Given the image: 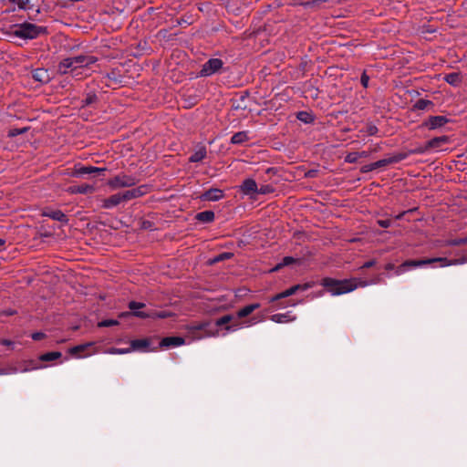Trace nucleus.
<instances>
[{
	"instance_id": "nucleus-1",
	"label": "nucleus",
	"mask_w": 467,
	"mask_h": 467,
	"mask_svg": "<svg viewBox=\"0 0 467 467\" xmlns=\"http://www.w3.org/2000/svg\"><path fill=\"white\" fill-rule=\"evenodd\" d=\"M98 61L94 56L79 55L63 59L57 66V71L62 75H70L71 77L81 79L91 74L92 66Z\"/></svg>"
},
{
	"instance_id": "nucleus-2",
	"label": "nucleus",
	"mask_w": 467,
	"mask_h": 467,
	"mask_svg": "<svg viewBox=\"0 0 467 467\" xmlns=\"http://www.w3.org/2000/svg\"><path fill=\"white\" fill-rule=\"evenodd\" d=\"M368 283L357 278L336 280L333 278H324L322 285L325 286L332 296H339L349 293L358 286H366Z\"/></svg>"
},
{
	"instance_id": "nucleus-3",
	"label": "nucleus",
	"mask_w": 467,
	"mask_h": 467,
	"mask_svg": "<svg viewBox=\"0 0 467 467\" xmlns=\"http://www.w3.org/2000/svg\"><path fill=\"white\" fill-rule=\"evenodd\" d=\"M440 263V266H449L452 265L460 264L458 260H449L446 257H434V258H429V259H422V260H408L405 261L403 264H401L398 269H397V275H400L403 272L407 270L408 267H418L426 265H430L432 263Z\"/></svg>"
},
{
	"instance_id": "nucleus-4",
	"label": "nucleus",
	"mask_w": 467,
	"mask_h": 467,
	"mask_svg": "<svg viewBox=\"0 0 467 467\" xmlns=\"http://www.w3.org/2000/svg\"><path fill=\"white\" fill-rule=\"evenodd\" d=\"M223 66V62L220 58H210L206 61L200 71L202 77H209L217 73Z\"/></svg>"
},
{
	"instance_id": "nucleus-5",
	"label": "nucleus",
	"mask_w": 467,
	"mask_h": 467,
	"mask_svg": "<svg viewBox=\"0 0 467 467\" xmlns=\"http://www.w3.org/2000/svg\"><path fill=\"white\" fill-rule=\"evenodd\" d=\"M408 153H398L389 158L379 160L366 167V171H372L389 164L397 163L408 157Z\"/></svg>"
},
{
	"instance_id": "nucleus-6",
	"label": "nucleus",
	"mask_w": 467,
	"mask_h": 467,
	"mask_svg": "<svg viewBox=\"0 0 467 467\" xmlns=\"http://www.w3.org/2000/svg\"><path fill=\"white\" fill-rule=\"evenodd\" d=\"M135 183H136L135 178L125 175V174L118 175V176L114 177L113 179L109 180L108 182L109 186H110L111 188H114V189L120 188V187H130V186H133Z\"/></svg>"
},
{
	"instance_id": "nucleus-7",
	"label": "nucleus",
	"mask_w": 467,
	"mask_h": 467,
	"mask_svg": "<svg viewBox=\"0 0 467 467\" xmlns=\"http://www.w3.org/2000/svg\"><path fill=\"white\" fill-rule=\"evenodd\" d=\"M314 285L313 283H306L304 285H293L292 287L275 295V296H273L271 298V302H275V301H277L279 299H282V298H285V297H288L294 294H296L297 291H306L307 290L308 288L312 287Z\"/></svg>"
},
{
	"instance_id": "nucleus-8",
	"label": "nucleus",
	"mask_w": 467,
	"mask_h": 467,
	"mask_svg": "<svg viewBox=\"0 0 467 467\" xmlns=\"http://www.w3.org/2000/svg\"><path fill=\"white\" fill-rule=\"evenodd\" d=\"M448 121L445 116H431L422 123V126L432 130L443 127Z\"/></svg>"
},
{
	"instance_id": "nucleus-9",
	"label": "nucleus",
	"mask_w": 467,
	"mask_h": 467,
	"mask_svg": "<svg viewBox=\"0 0 467 467\" xmlns=\"http://www.w3.org/2000/svg\"><path fill=\"white\" fill-rule=\"evenodd\" d=\"M105 171H106L105 168L76 165L72 175L78 177V176H81L84 174H89V173H101V172H104Z\"/></svg>"
},
{
	"instance_id": "nucleus-10",
	"label": "nucleus",
	"mask_w": 467,
	"mask_h": 467,
	"mask_svg": "<svg viewBox=\"0 0 467 467\" xmlns=\"http://www.w3.org/2000/svg\"><path fill=\"white\" fill-rule=\"evenodd\" d=\"M223 192L221 189L212 188L204 192L200 198L202 201L215 202L223 199Z\"/></svg>"
},
{
	"instance_id": "nucleus-11",
	"label": "nucleus",
	"mask_w": 467,
	"mask_h": 467,
	"mask_svg": "<svg viewBox=\"0 0 467 467\" xmlns=\"http://www.w3.org/2000/svg\"><path fill=\"white\" fill-rule=\"evenodd\" d=\"M147 186L142 185L138 188L126 191L125 192L121 193V198L123 199V202L138 198L144 195L147 192Z\"/></svg>"
},
{
	"instance_id": "nucleus-12",
	"label": "nucleus",
	"mask_w": 467,
	"mask_h": 467,
	"mask_svg": "<svg viewBox=\"0 0 467 467\" xmlns=\"http://www.w3.org/2000/svg\"><path fill=\"white\" fill-rule=\"evenodd\" d=\"M240 190L244 194L250 195L257 192L258 186L254 179L249 178L243 182Z\"/></svg>"
},
{
	"instance_id": "nucleus-13",
	"label": "nucleus",
	"mask_w": 467,
	"mask_h": 467,
	"mask_svg": "<svg viewBox=\"0 0 467 467\" xmlns=\"http://www.w3.org/2000/svg\"><path fill=\"white\" fill-rule=\"evenodd\" d=\"M184 338L181 337H167L161 339L160 346L161 348L178 347L184 344Z\"/></svg>"
},
{
	"instance_id": "nucleus-14",
	"label": "nucleus",
	"mask_w": 467,
	"mask_h": 467,
	"mask_svg": "<svg viewBox=\"0 0 467 467\" xmlns=\"http://www.w3.org/2000/svg\"><path fill=\"white\" fill-rule=\"evenodd\" d=\"M449 142L450 138L448 136H440L430 140L429 141H427V144L429 150H438Z\"/></svg>"
},
{
	"instance_id": "nucleus-15",
	"label": "nucleus",
	"mask_w": 467,
	"mask_h": 467,
	"mask_svg": "<svg viewBox=\"0 0 467 467\" xmlns=\"http://www.w3.org/2000/svg\"><path fill=\"white\" fill-rule=\"evenodd\" d=\"M68 192L72 194L80 193V194H87V193H92L95 192V187L90 184H81V185H76V186H70L67 190Z\"/></svg>"
},
{
	"instance_id": "nucleus-16",
	"label": "nucleus",
	"mask_w": 467,
	"mask_h": 467,
	"mask_svg": "<svg viewBox=\"0 0 467 467\" xmlns=\"http://www.w3.org/2000/svg\"><path fill=\"white\" fill-rule=\"evenodd\" d=\"M123 202V199L121 198V193H116L109 198L103 200L102 202V207L105 209H111L117 205H119L120 202Z\"/></svg>"
},
{
	"instance_id": "nucleus-17",
	"label": "nucleus",
	"mask_w": 467,
	"mask_h": 467,
	"mask_svg": "<svg viewBox=\"0 0 467 467\" xmlns=\"http://www.w3.org/2000/svg\"><path fill=\"white\" fill-rule=\"evenodd\" d=\"M15 36L19 37L23 40L29 38V25L24 24L22 26H16L13 29Z\"/></svg>"
},
{
	"instance_id": "nucleus-18",
	"label": "nucleus",
	"mask_w": 467,
	"mask_h": 467,
	"mask_svg": "<svg viewBox=\"0 0 467 467\" xmlns=\"http://www.w3.org/2000/svg\"><path fill=\"white\" fill-rule=\"evenodd\" d=\"M444 79L450 85L458 87L462 83V78L460 73L452 72V73L446 75L444 77Z\"/></svg>"
},
{
	"instance_id": "nucleus-19",
	"label": "nucleus",
	"mask_w": 467,
	"mask_h": 467,
	"mask_svg": "<svg viewBox=\"0 0 467 467\" xmlns=\"http://www.w3.org/2000/svg\"><path fill=\"white\" fill-rule=\"evenodd\" d=\"M259 307H260V305L258 303L245 306L244 307L241 308L237 312V317L239 318L245 317L249 316L251 313H253L254 310L258 309Z\"/></svg>"
},
{
	"instance_id": "nucleus-20",
	"label": "nucleus",
	"mask_w": 467,
	"mask_h": 467,
	"mask_svg": "<svg viewBox=\"0 0 467 467\" xmlns=\"http://www.w3.org/2000/svg\"><path fill=\"white\" fill-rule=\"evenodd\" d=\"M130 350H146L150 346L149 339H135L130 342Z\"/></svg>"
},
{
	"instance_id": "nucleus-21",
	"label": "nucleus",
	"mask_w": 467,
	"mask_h": 467,
	"mask_svg": "<svg viewBox=\"0 0 467 467\" xmlns=\"http://www.w3.org/2000/svg\"><path fill=\"white\" fill-rule=\"evenodd\" d=\"M249 140L247 131H239L234 133L231 138L233 144H241Z\"/></svg>"
},
{
	"instance_id": "nucleus-22",
	"label": "nucleus",
	"mask_w": 467,
	"mask_h": 467,
	"mask_svg": "<svg viewBox=\"0 0 467 467\" xmlns=\"http://www.w3.org/2000/svg\"><path fill=\"white\" fill-rule=\"evenodd\" d=\"M135 316L136 317H142V318H145V317H152V318H155V317H158V318H165L167 317H169V315L163 311H160V312H151V313H146V312H136L135 313Z\"/></svg>"
},
{
	"instance_id": "nucleus-23",
	"label": "nucleus",
	"mask_w": 467,
	"mask_h": 467,
	"mask_svg": "<svg viewBox=\"0 0 467 467\" xmlns=\"http://www.w3.org/2000/svg\"><path fill=\"white\" fill-rule=\"evenodd\" d=\"M206 149L204 147L200 148L197 150L190 157L191 162H198L202 161L206 157Z\"/></svg>"
},
{
	"instance_id": "nucleus-24",
	"label": "nucleus",
	"mask_w": 467,
	"mask_h": 467,
	"mask_svg": "<svg viewBox=\"0 0 467 467\" xmlns=\"http://www.w3.org/2000/svg\"><path fill=\"white\" fill-rule=\"evenodd\" d=\"M196 218L203 223H211L214 219V213L212 211H204L197 213Z\"/></svg>"
},
{
	"instance_id": "nucleus-25",
	"label": "nucleus",
	"mask_w": 467,
	"mask_h": 467,
	"mask_svg": "<svg viewBox=\"0 0 467 467\" xmlns=\"http://www.w3.org/2000/svg\"><path fill=\"white\" fill-rule=\"evenodd\" d=\"M271 320L275 323H286L289 321L294 320V318H291L289 313L285 314H275L271 317Z\"/></svg>"
},
{
	"instance_id": "nucleus-26",
	"label": "nucleus",
	"mask_w": 467,
	"mask_h": 467,
	"mask_svg": "<svg viewBox=\"0 0 467 467\" xmlns=\"http://www.w3.org/2000/svg\"><path fill=\"white\" fill-rule=\"evenodd\" d=\"M61 357V353L58 351L47 352L39 357V361H53Z\"/></svg>"
},
{
	"instance_id": "nucleus-27",
	"label": "nucleus",
	"mask_w": 467,
	"mask_h": 467,
	"mask_svg": "<svg viewBox=\"0 0 467 467\" xmlns=\"http://www.w3.org/2000/svg\"><path fill=\"white\" fill-rule=\"evenodd\" d=\"M44 214L58 222H64L67 219V216L59 210L45 213Z\"/></svg>"
},
{
	"instance_id": "nucleus-28",
	"label": "nucleus",
	"mask_w": 467,
	"mask_h": 467,
	"mask_svg": "<svg viewBox=\"0 0 467 467\" xmlns=\"http://www.w3.org/2000/svg\"><path fill=\"white\" fill-rule=\"evenodd\" d=\"M93 346V343H88V344H82L76 347H73L69 349V353L71 355H78V358L81 356L79 355L80 352L85 351L88 348Z\"/></svg>"
},
{
	"instance_id": "nucleus-29",
	"label": "nucleus",
	"mask_w": 467,
	"mask_h": 467,
	"mask_svg": "<svg viewBox=\"0 0 467 467\" xmlns=\"http://www.w3.org/2000/svg\"><path fill=\"white\" fill-rule=\"evenodd\" d=\"M295 262H296V259L294 257L285 256L283 258L282 262L279 263L278 265H276L271 271L272 272L277 271V270L281 269L282 267L289 265Z\"/></svg>"
},
{
	"instance_id": "nucleus-30",
	"label": "nucleus",
	"mask_w": 467,
	"mask_h": 467,
	"mask_svg": "<svg viewBox=\"0 0 467 467\" xmlns=\"http://www.w3.org/2000/svg\"><path fill=\"white\" fill-rule=\"evenodd\" d=\"M33 78L38 81L45 82L48 79V75L46 70L38 68L35 70Z\"/></svg>"
},
{
	"instance_id": "nucleus-31",
	"label": "nucleus",
	"mask_w": 467,
	"mask_h": 467,
	"mask_svg": "<svg viewBox=\"0 0 467 467\" xmlns=\"http://www.w3.org/2000/svg\"><path fill=\"white\" fill-rule=\"evenodd\" d=\"M44 33H46V29L44 27L31 24V39Z\"/></svg>"
},
{
	"instance_id": "nucleus-32",
	"label": "nucleus",
	"mask_w": 467,
	"mask_h": 467,
	"mask_svg": "<svg viewBox=\"0 0 467 467\" xmlns=\"http://www.w3.org/2000/svg\"><path fill=\"white\" fill-rule=\"evenodd\" d=\"M274 191H275V188L272 185L264 184V185H261L260 188H258V191L256 193L267 194V193L274 192Z\"/></svg>"
},
{
	"instance_id": "nucleus-33",
	"label": "nucleus",
	"mask_w": 467,
	"mask_h": 467,
	"mask_svg": "<svg viewBox=\"0 0 467 467\" xmlns=\"http://www.w3.org/2000/svg\"><path fill=\"white\" fill-rule=\"evenodd\" d=\"M233 320V316L231 315H225L220 318H218L215 322V325L217 327H221V326H223V325H226L228 324L229 322H231Z\"/></svg>"
},
{
	"instance_id": "nucleus-34",
	"label": "nucleus",
	"mask_w": 467,
	"mask_h": 467,
	"mask_svg": "<svg viewBox=\"0 0 467 467\" xmlns=\"http://www.w3.org/2000/svg\"><path fill=\"white\" fill-rule=\"evenodd\" d=\"M360 156H365V152H362L361 154H359L358 152H351L347 155L346 161H348L349 163L355 162Z\"/></svg>"
},
{
	"instance_id": "nucleus-35",
	"label": "nucleus",
	"mask_w": 467,
	"mask_h": 467,
	"mask_svg": "<svg viewBox=\"0 0 467 467\" xmlns=\"http://www.w3.org/2000/svg\"><path fill=\"white\" fill-rule=\"evenodd\" d=\"M429 150H429L428 144L426 143L423 146H420V147H418L416 149L410 150L409 154H422V153H425V152H427Z\"/></svg>"
},
{
	"instance_id": "nucleus-36",
	"label": "nucleus",
	"mask_w": 467,
	"mask_h": 467,
	"mask_svg": "<svg viewBox=\"0 0 467 467\" xmlns=\"http://www.w3.org/2000/svg\"><path fill=\"white\" fill-rule=\"evenodd\" d=\"M431 105V102L430 100H425V99H420L417 103H416V108L419 109H425L428 108V106Z\"/></svg>"
},
{
	"instance_id": "nucleus-37",
	"label": "nucleus",
	"mask_w": 467,
	"mask_h": 467,
	"mask_svg": "<svg viewBox=\"0 0 467 467\" xmlns=\"http://www.w3.org/2000/svg\"><path fill=\"white\" fill-rule=\"evenodd\" d=\"M118 321L114 319H105L99 323V327H111L118 325Z\"/></svg>"
},
{
	"instance_id": "nucleus-38",
	"label": "nucleus",
	"mask_w": 467,
	"mask_h": 467,
	"mask_svg": "<svg viewBox=\"0 0 467 467\" xmlns=\"http://www.w3.org/2000/svg\"><path fill=\"white\" fill-rule=\"evenodd\" d=\"M143 306H144V304H142V303H139V302H135V301H132V302H130V303L129 304V307H130L132 311H134V314H135L136 312H138V311H137L138 309H140V308H141V307H143Z\"/></svg>"
},
{
	"instance_id": "nucleus-39",
	"label": "nucleus",
	"mask_w": 467,
	"mask_h": 467,
	"mask_svg": "<svg viewBox=\"0 0 467 467\" xmlns=\"http://www.w3.org/2000/svg\"><path fill=\"white\" fill-rule=\"evenodd\" d=\"M130 351V348H111L109 353L110 354H126Z\"/></svg>"
},
{
	"instance_id": "nucleus-40",
	"label": "nucleus",
	"mask_w": 467,
	"mask_h": 467,
	"mask_svg": "<svg viewBox=\"0 0 467 467\" xmlns=\"http://www.w3.org/2000/svg\"><path fill=\"white\" fill-rule=\"evenodd\" d=\"M26 130V128H23V129H12L10 130L9 131V136L11 137H14V136H16L20 133H23Z\"/></svg>"
},
{
	"instance_id": "nucleus-41",
	"label": "nucleus",
	"mask_w": 467,
	"mask_h": 467,
	"mask_svg": "<svg viewBox=\"0 0 467 467\" xmlns=\"http://www.w3.org/2000/svg\"><path fill=\"white\" fill-rule=\"evenodd\" d=\"M369 78L366 73L361 75L360 82L364 88H368Z\"/></svg>"
},
{
	"instance_id": "nucleus-42",
	"label": "nucleus",
	"mask_w": 467,
	"mask_h": 467,
	"mask_svg": "<svg viewBox=\"0 0 467 467\" xmlns=\"http://www.w3.org/2000/svg\"><path fill=\"white\" fill-rule=\"evenodd\" d=\"M11 2L16 3L21 9H26L28 0H10Z\"/></svg>"
},
{
	"instance_id": "nucleus-43",
	"label": "nucleus",
	"mask_w": 467,
	"mask_h": 467,
	"mask_svg": "<svg viewBox=\"0 0 467 467\" xmlns=\"http://www.w3.org/2000/svg\"><path fill=\"white\" fill-rule=\"evenodd\" d=\"M378 224L383 228H388L390 226L391 222L390 220H379Z\"/></svg>"
},
{
	"instance_id": "nucleus-44",
	"label": "nucleus",
	"mask_w": 467,
	"mask_h": 467,
	"mask_svg": "<svg viewBox=\"0 0 467 467\" xmlns=\"http://www.w3.org/2000/svg\"><path fill=\"white\" fill-rule=\"evenodd\" d=\"M97 99L96 95H88V97L85 99V105H89L93 103Z\"/></svg>"
},
{
	"instance_id": "nucleus-45",
	"label": "nucleus",
	"mask_w": 467,
	"mask_h": 467,
	"mask_svg": "<svg viewBox=\"0 0 467 467\" xmlns=\"http://www.w3.org/2000/svg\"><path fill=\"white\" fill-rule=\"evenodd\" d=\"M206 326H207L206 323H199L195 326L191 327V329L203 330L206 327Z\"/></svg>"
},
{
	"instance_id": "nucleus-46",
	"label": "nucleus",
	"mask_w": 467,
	"mask_h": 467,
	"mask_svg": "<svg viewBox=\"0 0 467 467\" xmlns=\"http://www.w3.org/2000/svg\"><path fill=\"white\" fill-rule=\"evenodd\" d=\"M377 131H378V129H377V127H375V126H369V127L368 128V133L369 135H375V134L377 133Z\"/></svg>"
},
{
	"instance_id": "nucleus-47",
	"label": "nucleus",
	"mask_w": 467,
	"mask_h": 467,
	"mask_svg": "<svg viewBox=\"0 0 467 467\" xmlns=\"http://www.w3.org/2000/svg\"><path fill=\"white\" fill-rule=\"evenodd\" d=\"M43 337H44L43 333H34V334L31 335V337L34 340H40L41 338H43Z\"/></svg>"
},
{
	"instance_id": "nucleus-48",
	"label": "nucleus",
	"mask_w": 467,
	"mask_h": 467,
	"mask_svg": "<svg viewBox=\"0 0 467 467\" xmlns=\"http://www.w3.org/2000/svg\"><path fill=\"white\" fill-rule=\"evenodd\" d=\"M376 262L374 260H370V261H368L366 262L363 265H362V268H369V267H372L373 265H375Z\"/></svg>"
},
{
	"instance_id": "nucleus-49",
	"label": "nucleus",
	"mask_w": 467,
	"mask_h": 467,
	"mask_svg": "<svg viewBox=\"0 0 467 467\" xmlns=\"http://www.w3.org/2000/svg\"><path fill=\"white\" fill-rule=\"evenodd\" d=\"M237 329H239V325L233 324L226 327L227 331H236Z\"/></svg>"
},
{
	"instance_id": "nucleus-50",
	"label": "nucleus",
	"mask_w": 467,
	"mask_h": 467,
	"mask_svg": "<svg viewBox=\"0 0 467 467\" xmlns=\"http://www.w3.org/2000/svg\"><path fill=\"white\" fill-rule=\"evenodd\" d=\"M0 344L4 345V346L10 347L13 345V342L10 340H7V339H2V340H0Z\"/></svg>"
},
{
	"instance_id": "nucleus-51",
	"label": "nucleus",
	"mask_w": 467,
	"mask_h": 467,
	"mask_svg": "<svg viewBox=\"0 0 467 467\" xmlns=\"http://www.w3.org/2000/svg\"><path fill=\"white\" fill-rule=\"evenodd\" d=\"M386 270H392L394 269V265L393 264H388L386 266H385Z\"/></svg>"
},
{
	"instance_id": "nucleus-52",
	"label": "nucleus",
	"mask_w": 467,
	"mask_h": 467,
	"mask_svg": "<svg viewBox=\"0 0 467 467\" xmlns=\"http://www.w3.org/2000/svg\"><path fill=\"white\" fill-rule=\"evenodd\" d=\"M40 368V366H38L37 364H34V363L31 361V370H32V369H37V368Z\"/></svg>"
},
{
	"instance_id": "nucleus-53",
	"label": "nucleus",
	"mask_w": 467,
	"mask_h": 467,
	"mask_svg": "<svg viewBox=\"0 0 467 467\" xmlns=\"http://www.w3.org/2000/svg\"><path fill=\"white\" fill-rule=\"evenodd\" d=\"M404 213H400V214L396 215V216H395V218H396L397 220H400V219H401V218L403 217Z\"/></svg>"
},
{
	"instance_id": "nucleus-54",
	"label": "nucleus",
	"mask_w": 467,
	"mask_h": 467,
	"mask_svg": "<svg viewBox=\"0 0 467 467\" xmlns=\"http://www.w3.org/2000/svg\"><path fill=\"white\" fill-rule=\"evenodd\" d=\"M4 374H5V371L3 369H0V375H4Z\"/></svg>"
},
{
	"instance_id": "nucleus-55",
	"label": "nucleus",
	"mask_w": 467,
	"mask_h": 467,
	"mask_svg": "<svg viewBox=\"0 0 467 467\" xmlns=\"http://www.w3.org/2000/svg\"><path fill=\"white\" fill-rule=\"evenodd\" d=\"M300 120H305L306 121L305 119H306V116H303V118L299 117Z\"/></svg>"
},
{
	"instance_id": "nucleus-56",
	"label": "nucleus",
	"mask_w": 467,
	"mask_h": 467,
	"mask_svg": "<svg viewBox=\"0 0 467 467\" xmlns=\"http://www.w3.org/2000/svg\"><path fill=\"white\" fill-rule=\"evenodd\" d=\"M300 120H305L306 121L305 119H306V116H303V118L299 117Z\"/></svg>"
},
{
	"instance_id": "nucleus-57",
	"label": "nucleus",
	"mask_w": 467,
	"mask_h": 467,
	"mask_svg": "<svg viewBox=\"0 0 467 467\" xmlns=\"http://www.w3.org/2000/svg\"><path fill=\"white\" fill-rule=\"evenodd\" d=\"M4 240L3 239H0V245H3L4 244Z\"/></svg>"
}]
</instances>
